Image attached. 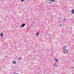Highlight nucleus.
I'll list each match as a JSON object with an SVG mask.
<instances>
[{"label":"nucleus","instance_id":"nucleus-1","mask_svg":"<svg viewBox=\"0 0 74 74\" xmlns=\"http://www.w3.org/2000/svg\"><path fill=\"white\" fill-rule=\"evenodd\" d=\"M68 52V50L67 49H64L63 50V52L64 53H66V52Z\"/></svg>","mask_w":74,"mask_h":74},{"label":"nucleus","instance_id":"nucleus-7","mask_svg":"<svg viewBox=\"0 0 74 74\" xmlns=\"http://www.w3.org/2000/svg\"><path fill=\"white\" fill-rule=\"evenodd\" d=\"M71 13L72 14H74V9H73L71 11Z\"/></svg>","mask_w":74,"mask_h":74},{"label":"nucleus","instance_id":"nucleus-12","mask_svg":"<svg viewBox=\"0 0 74 74\" xmlns=\"http://www.w3.org/2000/svg\"><path fill=\"white\" fill-rule=\"evenodd\" d=\"M19 59L21 60V59H22V57H19Z\"/></svg>","mask_w":74,"mask_h":74},{"label":"nucleus","instance_id":"nucleus-14","mask_svg":"<svg viewBox=\"0 0 74 74\" xmlns=\"http://www.w3.org/2000/svg\"><path fill=\"white\" fill-rule=\"evenodd\" d=\"M56 65H55V63H54V64H53V66H55Z\"/></svg>","mask_w":74,"mask_h":74},{"label":"nucleus","instance_id":"nucleus-8","mask_svg":"<svg viewBox=\"0 0 74 74\" xmlns=\"http://www.w3.org/2000/svg\"><path fill=\"white\" fill-rule=\"evenodd\" d=\"M63 49H66V46H64L63 47Z\"/></svg>","mask_w":74,"mask_h":74},{"label":"nucleus","instance_id":"nucleus-2","mask_svg":"<svg viewBox=\"0 0 74 74\" xmlns=\"http://www.w3.org/2000/svg\"><path fill=\"white\" fill-rule=\"evenodd\" d=\"M25 25H26V23L23 24L21 25V27H24Z\"/></svg>","mask_w":74,"mask_h":74},{"label":"nucleus","instance_id":"nucleus-11","mask_svg":"<svg viewBox=\"0 0 74 74\" xmlns=\"http://www.w3.org/2000/svg\"><path fill=\"white\" fill-rule=\"evenodd\" d=\"M54 66H55V67H58V65H56Z\"/></svg>","mask_w":74,"mask_h":74},{"label":"nucleus","instance_id":"nucleus-9","mask_svg":"<svg viewBox=\"0 0 74 74\" xmlns=\"http://www.w3.org/2000/svg\"><path fill=\"white\" fill-rule=\"evenodd\" d=\"M50 1H52V2H55V0H51Z\"/></svg>","mask_w":74,"mask_h":74},{"label":"nucleus","instance_id":"nucleus-3","mask_svg":"<svg viewBox=\"0 0 74 74\" xmlns=\"http://www.w3.org/2000/svg\"><path fill=\"white\" fill-rule=\"evenodd\" d=\"M12 63L14 64H16V62L15 61H13Z\"/></svg>","mask_w":74,"mask_h":74},{"label":"nucleus","instance_id":"nucleus-5","mask_svg":"<svg viewBox=\"0 0 74 74\" xmlns=\"http://www.w3.org/2000/svg\"><path fill=\"white\" fill-rule=\"evenodd\" d=\"M39 34V32H37L36 34V36H38Z\"/></svg>","mask_w":74,"mask_h":74},{"label":"nucleus","instance_id":"nucleus-16","mask_svg":"<svg viewBox=\"0 0 74 74\" xmlns=\"http://www.w3.org/2000/svg\"><path fill=\"white\" fill-rule=\"evenodd\" d=\"M13 74H18V73H13Z\"/></svg>","mask_w":74,"mask_h":74},{"label":"nucleus","instance_id":"nucleus-17","mask_svg":"<svg viewBox=\"0 0 74 74\" xmlns=\"http://www.w3.org/2000/svg\"><path fill=\"white\" fill-rule=\"evenodd\" d=\"M66 21V19H64V21Z\"/></svg>","mask_w":74,"mask_h":74},{"label":"nucleus","instance_id":"nucleus-10","mask_svg":"<svg viewBox=\"0 0 74 74\" xmlns=\"http://www.w3.org/2000/svg\"><path fill=\"white\" fill-rule=\"evenodd\" d=\"M48 3H49V4H51L52 2H49L48 1Z\"/></svg>","mask_w":74,"mask_h":74},{"label":"nucleus","instance_id":"nucleus-6","mask_svg":"<svg viewBox=\"0 0 74 74\" xmlns=\"http://www.w3.org/2000/svg\"><path fill=\"white\" fill-rule=\"evenodd\" d=\"M55 62H58V60L56 58L55 59Z\"/></svg>","mask_w":74,"mask_h":74},{"label":"nucleus","instance_id":"nucleus-4","mask_svg":"<svg viewBox=\"0 0 74 74\" xmlns=\"http://www.w3.org/2000/svg\"><path fill=\"white\" fill-rule=\"evenodd\" d=\"M0 36L1 37H3V32L1 34Z\"/></svg>","mask_w":74,"mask_h":74},{"label":"nucleus","instance_id":"nucleus-15","mask_svg":"<svg viewBox=\"0 0 74 74\" xmlns=\"http://www.w3.org/2000/svg\"><path fill=\"white\" fill-rule=\"evenodd\" d=\"M25 0H21V1L22 2V1H24Z\"/></svg>","mask_w":74,"mask_h":74},{"label":"nucleus","instance_id":"nucleus-13","mask_svg":"<svg viewBox=\"0 0 74 74\" xmlns=\"http://www.w3.org/2000/svg\"><path fill=\"white\" fill-rule=\"evenodd\" d=\"M62 24H60V27H62Z\"/></svg>","mask_w":74,"mask_h":74}]
</instances>
